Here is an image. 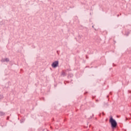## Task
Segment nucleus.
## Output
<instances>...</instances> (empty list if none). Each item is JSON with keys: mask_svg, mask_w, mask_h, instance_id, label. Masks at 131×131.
Returning a JSON list of instances; mask_svg holds the SVG:
<instances>
[{"mask_svg": "<svg viewBox=\"0 0 131 131\" xmlns=\"http://www.w3.org/2000/svg\"><path fill=\"white\" fill-rule=\"evenodd\" d=\"M109 121L111 124V127L112 128H115L116 126H117V122L115 120H114V119H113L112 116L110 117Z\"/></svg>", "mask_w": 131, "mask_h": 131, "instance_id": "nucleus-1", "label": "nucleus"}, {"mask_svg": "<svg viewBox=\"0 0 131 131\" xmlns=\"http://www.w3.org/2000/svg\"><path fill=\"white\" fill-rule=\"evenodd\" d=\"M52 67L53 68H57L59 66V61H55L53 62L51 65Z\"/></svg>", "mask_w": 131, "mask_h": 131, "instance_id": "nucleus-2", "label": "nucleus"}, {"mask_svg": "<svg viewBox=\"0 0 131 131\" xmlns=\"http://www.w3.org/2000/svg\"><path fill=\"white\" fill-rule=\"evenodd\" d=\"M9 61H10V60L9 59V58H5L4 60H2L3 62H9Z\"/></svg>", "mask_w": 131, "mask_h": 131, "instance_id": "nucleus-3", "label": "nucleus"}, {"mask_svg": "<svg viewBox=\"0 0 131 131\" xmlns=\"http://www.w3.org/2000/svg\"><path fill=\"white\" fill-rule=\"evenodd\" d=\"M4 115H5V113L0 112V116H4Z\"/></svg>", "mask_w": 131, "mask_h": 131, "instance_id": "nucleus-4", "label": "nucleus"}, {"mask_svg": "<svg viewBox=\"0 0 131 131\" xmlns=\"http://www.w3.org/2000/svg\"><path fill=\"white\" fill-rule=\"evenodd\" d=\"M4 98V96L3 95H0V99H3Z\"/></svg>", "mask_w": 131, "mask_h": 131, "instance_id": "nucleus-5", "label": "nucleus"}, {"mask_svg": "<svg viewBox=\"0 0 131 131\" xmlns=\"http://www.w3.org/2000/svg\"><path fill=\"white\" fill-rule=\"evenodd\" d=\"M62 75H65V73H64V72H62Z\"/></svg>", "mask_w": 131, "mask_h": 131, "instance_id": "nucleus-6", "label": "nucleus"}]
</instances>
